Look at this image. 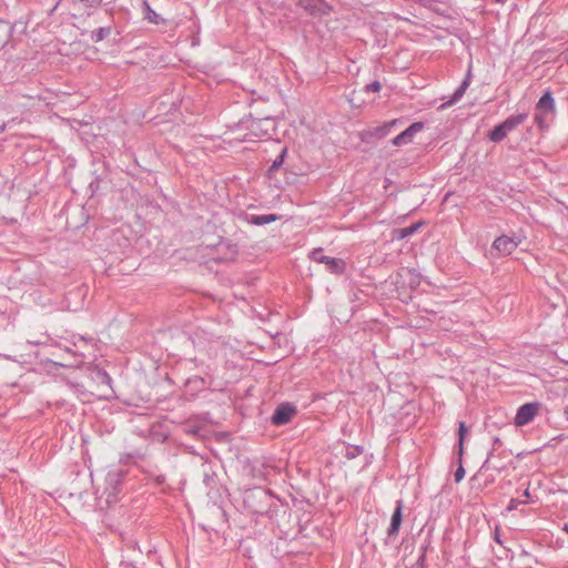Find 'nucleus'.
I'll use <instances>...</instances> for the list:
<instances>
[{
	"mask_svg": "<svg viewBox=\"0 0 568 568\" xmlns=\"http://www.w3.org/2000/svg\"><path fill=\"white\" fill-rule=\"evenodd\" d=\"M251 134L258 139H270L275 132V122L272 118L254 119L248 124Z\"/></svg>",
	"mask_w": 568,
	"mask_h": 568,
	"instance_id": "nucleus-1",
	"label": "nucleus"
},
{
	"mask_svg": "<svg viewBox=\"0 0 568 568\" xmlns=\"http://www.w3.org/2000/svg\"><path fill=\"white\" fill-rule=\"evenodd\" d=\"M311 260H313L316 263H323L326 264L327 270H329L332 273H342L344 271V262L341 258L329 257L324 255L323 248H314L310 253Z\"/></svg>",
	"mask_w": 568,
	"mask_h": 568,
	"instance_id": "nucleus-2",
	"label": "nucleus"
},
{
	"mask_svg": "<svg viewBox=\"0 0 568 568\" xmlns=\"http://www.w3.org/2000/svg\"><path fill=\"white\" fill-rule=\"evenodd\" d=\"M298 6L315 17L328 16L332 7L324 0H298Z\"/></svg>",
	"mask_w": 568,
	"mask_h": 568,
	"instance_id": "nucleus-3",
	"label": "nucleus"
},
{
	"mask_svg": "<svg viewBox=\"0 0 568 568\" xmlns=\"http://www.w3.org/2000/svg\"><path fill=\"white\" fill-rule=\"evenodd\" d=\"M539 409V404L537 403H526L521 405L517 414L515 416V424L517 426H524L530 423L535 416L537 415Z\"/></svg>",
	"mask_w": 568,
	"mask_h": 568,
	"instance_id": "nucleus-4",
	"label": "nucleus"
},
{
	"mask_svg": "<svg viewBox=\"0 0 568 568\" xmlns=\"http://www.w3.org/2000/svg\"><path fill=\"white\" fill-rule=\"evenodd\" d=\"M520 239L501 235L497 237L493 243V248L497 250L500 254H511L520 244Z\"/></svg>",
	"mask_w": 568,
	"mask_h": 568,
	"instance_id": "nucleus-5",
	"label": "nucleus"
},
{
	"mask_svg": "<svg viewBox=\"0 0 568 568\" xmlns=\"http://www.w3.org/2000/svg\"><path fill=\"white\" fill-rule=\"evenodd\" d=\"M423 128V122H414L406 130H404L402 133H399L397 136L393 139V144L395 146H400L412 143L415 134L420 132Z\"/></svg>",
	"mask_w": 568,
	"mask_h": 568,
	"instance_id": "nucleus-6",
	"label": "nucleus"
},
{
	"mask_svg": "<svg viewBox=\"0 0 568 568\" xmlns=\"http://www.w3.org/2000/svg\"><path fill=\"white\" fill-rule=\"evenodd\" d=\"M295 412V407L291 404H281L272 415V423L277 426L285 425L291 420Z\"/></svg>",
	"mask_w": 568,
	"mask_h": 568,
	"instance_id": "nucleus-7",
	"label": "nucleus"
},
{
	"mask_svg": "<svg viewBox=\"0 0 568 568\" xmlns=\"http://www.w3.org/2000/svg\"><path fill=\"white\" fill-rule=\"evenodd\" d=\"M470 84V70L468 71L466 78L463 80V82L459 84V87L455 90V92L452 94V97L444 103H442L438 106L439 111H444L447 108L456 104L460 99L464 97L466 90L468 89Z\"/></svg>",
	"mask_w": 568,
	"mask_h": 568,
	"instance_id": "nucleus-8",
	"label": "nucleus"
},
{
	"mask_svg": "<svg viewBox=\"0 0 568 568\" xmlns=\"http://www.w3.org/2000/svg\"><path fill=\"white\" fill-rule=\"evenodd\" d=\"M403 508H404V503L403 500H397L396 501V507H395V510L392 515V518H390V525L388 527V530H387V535L389 537L392 536H396L399 531V528H400V525H402V520H403Z\"/></svg>",
	"mask_w": 568,
	"mask_h": 568,
	"instance_id": "nucleus-9",
	"label": "nucleus"
},
{
	"mask_svg": "<svg viewBox=\"0 0 568 568\" xmlns=\"http://www.w3.org/2000/svg\"><path fill=\"white\" fill-rule=\"evenodd\" d=\"M536 110L540 113H550L555 110V100L550 91H546L536 104Z\"/></svg>",
	"mask_w": 568,
	"mask_h": 568,
	"instance_id": "nucleus-10",
	"label": "nucleus"
},
{
	"mask_svg": "<svg viewBox=\"0 0 568 568\" xmlns=\"http://www.w3.org/2000/svg\"><path fill=\"white\" fill-rule=\"evenodd\" d=\"M527 113L513 114L500 123L506 133L513 132L518 125L523 124L527 119Z\"/></svg>",
	"mask_w": 568,
	"mask_h": 568,
	"instance_id": "nucleus-11",
	"label": "nucleus"
},
{
	"mask_svg": "<svg viewBox=\"0 0 568 568\" xmlns=\"http://www.w3.org/2000/svg\"><path fill=\"white\" fill-rule=\"evenodd\" d=\"M280 219L276 214H262V215H246L245 221L253 225H265L273 223Z\"/></svg>",
	"mask_w": 568,
	"mask_h": 568,
	"instance_id": "nucleus-12",
	"label": "nucleus"
},
{
	"mask_svg": "<svg viewBox=\"0 0 568 568\" xmlns=\"http://www.w3.org/2000/svg\"><path fill=\"white\" fill-rule=\"evenodd\" d=\"M468 429L464 422L458 423V457L462 458L464 454V442Z\"/></svg>",
	"mask_w": 568,
	"mask_h": 568,
	"instance_id": "nucleus-13",
	"label": "nucleus"
},
{
	"mask_svg": "<svg viewBox=\"0 0 568 568\" xmlns=\"http://www.w3.org/2000/svg\"><path fill=\"white\" fill-rule=\"evenodd\" d=\"M144 8H145V18L154 24H160L164 22V20L161 18L160 14H158L149 4L146 0L143 1Z\"/></svg>",
	"mask_w": 568,
	"mask_h": 568,
	"instance_id": "nucleus-14",
	"label": "nucleus"
},
{
	"mask_svg": "<svg viewBox=\"0 0 568 568\" xmlns=\"http://www.w3.org/2000/svg\"><path fill=\"white\" fill-rule=\"evenodd\" d=\"M507 135L508 133H506L500 124L496 125L494 130L488 133L489 140L495 143L501 142Z\"/></svg>",
	"mask_w": 568,
	"mask_h": 568,
	"instance_id": "nucleus-15",
	"label": "nucleus"
},
{
	"mask_svg": "<svg viewBox=\"0 0 568 568\" xmlns=\"http://www.w3.org/2000/svg\"><path fill=\"white\" fill-rule=\"evenodd\" d=\"M111 33V27H101L91 32V39L94 42H100L109 37Z\"/></svg>",
	"mask_w": 568,
	"mask_h": 568,
	"instance_id": "nucleus-16",
	"label": "nucleus"
},
{
	"mask_svg": "<svg viewBox=\"0 0 568 568\" xmlns=\"http://www.w3.org/2000/svg\"><path fill=\"white\" fill-rule=\"evenodd\" d=\"M419 227V224H413L410 226H407V227H404L400 230V239H404L406 236H409L412 235L413 233H415L417 231V229Z\"/></svg>",
	"mask_w": 568,
	"mask_h": 568,
	"instance_id": "nucleus-17",
	"label": "nucleus"
},
{
	"mask_svg": "<svg viewBox=\"0 0 568 568\" xmlns=\"http://www.w3.org/2000/svg\"><path fill=\"white\" fill-rule=\"evenodd\" d=\"M458 460H459V466H458V468L456 469V471L454 474L456 483L462 481L464 479V477H465V469H464V467L462 465V458L458 457Z\"/></svg>",
	"mask_w": 568,
	"mask_h": 568,
	"instance_id": "nucleus-18",
	"label": "nucleus"
},
{
	"mask_svg": "<svg viewBox=\"0 0 568 568\" xmlns=\"http://www.w3.org/2000/svg\"><path fill=\"white\" fill-rule=\"evenodd\" d=\"M381 89L382 84L379 81H373L372 83L366 84L364 88L365 92H379Z\"/></svg>",
	"mask_w": 568,
	"mask_h": 568,
	"instance_id": "nucleus-19",
	"label": "nucleus"
},
{
	"mask_svg": "<svg viewBox=\"0 0 568 568\" xmlns=\"http://www.w3.org/2000/svg\"><path fill=\"white\" fill-rule=\"evenodd\" d=\"M285 152L286 151L283 150V152L273 161L271 169L275 170V169H278L280 166H282Z\"/></svg>",
	"mask_w": 568,
	"mask_h": 568,
	"instance_id": "nucleus-20",
	"label": "nucleus"
},
{
	"mask_svg": "<svg viewBox=\"0 0 568 568\" xmlns=\"http://www.w3.org/2000/svg\"><path fill=\"white\" fill-rule=\"evenodd\" d=\"M547 113H540L537 111V113L535 114V122L540 126L542 128L544 126V123H545V115Z\"/></svg>",
	"mask_w": 568,
	"mask_h": 568,
	"instance_id": "nucleus-21",
	"label": "nucleus"
},
{
	"mask_svg": "<svg viewBox=\"0 0 568 568\" xmlns=\"http://www.w3.org/2000/svg\"><path fill=\"white\" fill-rule=\"evenodd\" d=\"M525 501H520L518 499H511L509 501L508 510L516 509L519 504H524Z\"/></svg>",
	"mask_w": 568,
	"mask_h": 568,
	"instance_id": "nucleus-22",
	"label": "nucleus"
},
{
	"mask_svg": "<svg viewBox=\"0 0 568 568\" xmlns=\"http://www.w3.org/2000/svg\"><path fill=\"white\" fill-rule=\"evenodd\" d=\"M499 444H500V439H499L498 437H496V438L494 439V447H493V449H495V448H496V446H497V445H499Z\"/></svg>",
	"mask_w": 568,
	"mask_h": 568,
	"instance_id": "nucleus-23",
	"label": "nucleus"
},
{
	"mask_svg": "<svg viewBox=\"0 0 568 568\" xmlns=\"http://www.w3.org/2000/svg\"><path fill=\"white\" fill-rule=\"evenodd\" d=\"M490 456H491V453H489V455H488L487 459L485 460L483 467H486L488 465Z\"/></svg>",
	"mask_w": 568,
	"mask_h": 568,
	"instance_id": "nucleus-24",
	"label": "nucleus"
},
{
	"mask_svg": "<svg viewBox=\"0 0 568 568\" xmlns=\"http://www.w3.org/2000/svg\"><path fill=\"white\" fill-rule=\"evenodd\" d=\"M564 414H565V417L568 419V406L565 407Z\"/></svg>",
	"mask_w": 568,
	"mask_h": 568,
	"instance_id": "nucleus-25",
	"label": "nucleus"
},
{
	"mask_svg": "<svg viewBox=\"0 0 568 568\" xmlns=\"http://www.w3.org/2000/svg\"><path fill=\"white\" fill-rule=\"evenodd\" d=\"M524 496H525L526 498H528V497L530 496V494H529V489H526V490L524 491Z\"/></svg>",
	"mask_w": 568,
	"mask_h": 568,
	"instance_id": "nucleus-26",
	"label": "nucleus"
},
{
	"mask_svg": "<svg viewBox=\"0 0 568 568\" xmlns=\"http://www.w3.org/2000/svg\"><path fill=\"white\" fill-rule=\"evenodd\" d=\"M495 540H496L497 542H500V540H499V536H498V534H497V532H496V535H495Z\"/></svg>",
	"mask_w": 568,
	"mask_h": 568,
	"instance_id": "nucleus-27",
	"label": "nucleus"
},
{
	"mask_svg": "<svg viewBox=\"0 0 568 568\" xmlns=\"http://www.w3.org/2000/svg\"><path fill=\"white\" fill-rule=\"evenodd\" d=\"M562 529L568 532V524H565Z\"/></svg>",
	"mask_w": 568,
	"mask_h": 568,
	"instance_id": "nucleus-28",
	"label": "nucleus"
},
{
	"mask_svg": "<svg viewBox=\"0 0 568 568\" xmlns=\"http://www.w3.org/2000/svg\"><path fill=\"white\" fill-rule=\"evenodd\" d=\"M496 2L504 3L506 0H495Z\"/></svg>",
	"mask_w": 568,
	"mask_h": 568,
	"instance_id": "nucleus-29",
	"label": "nucleus"
}]
</instances>
